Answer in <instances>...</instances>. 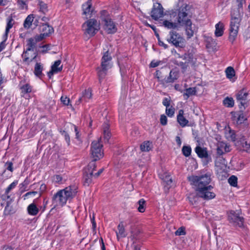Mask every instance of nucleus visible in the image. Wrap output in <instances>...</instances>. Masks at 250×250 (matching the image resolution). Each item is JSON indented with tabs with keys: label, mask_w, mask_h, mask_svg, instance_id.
Returning <instances> with one entry per match:
<instances>
[{
	"label": "nucleus",
	"mask_w": 250,
	"mask_h": 250,
	"mask_svg": "<svg viewBox=\"0 0 250 250\" xmlns=\"http://www.w3.org/2000/svg\"><path fill=\"white\" fill-rule=\"evenodd\" d=\"M211 177V173L207 172L198 175H192L188 177V180L196 192V195L191 194L188 197L192 204H195L199 198L206 200L215 198V194L211 191L213 187L210 185Z\"/></svg>",
	"instance_id": "nucleus-1"
},
{
	"label": "nucleus",
	"mask_w": 250,
	"mask_h": 250,
	"mask_svg": "<svg viewBox=\"0 0 250 250\" xmlns=\"http://www.w3.org/2000/svg\"><path fill=\"white\" fill-rule=\"evenodd\" d=\"M191 6L182 1H179L175 7L169 11V14L171 18L176 17V21L179 26H183L191 21V15L189 11Z\"/></svg>",
	"instance_id": "nucleus-2"
},
{
	"label": "nucleus",
	"mask_w": 250,
	"mask_h": 250,
	"mask_svg": "<svg viewBox=\"0 0 250 250\" xmlns=\"http://www.w3.org/2000/svg\"><path fill=\"white\" fill-rule=\"evenodd\" d=\"M77 187L75 185H70L63 189L59 190L52 197V204L54 207L64 206L67 201H71L77 193Z\"/></svg>",
	"instance_id": "nucleus-3"
},
{
	"label": "nucleus",
	"mask_w": 250,
	"mask_h": 250,
	"mask_svg": "<svg viewBox=\"0 0 250 250\" xmlns=\"http://www.w3.org/2000/svg\"><path fill=\"white\" fill-rule=\"evenodd\" d=\"M238 11L235 13L234 11L231 13V21L230 23L229 41L233 43L235 40L239 29L240 13L242 12L243 5L245 3V0H236Z\"/></svg>",
	"instance_id": "nucleus-4"
},
{
	"label": "nucleus",
	"mask_w": 250,
	"mask_h": 250,
	"mask_svg": "<svg viewBox=\"0 0 250 250\" xmlns=\"http://www.w3.org/2000/svg\"><path fill=\"white\" fill-rule=\"evenodd\" d=\"M112 57L107 50L104 53L102 58L101 67L97 68V73L100 81L105 76L107 70L111 67L110 63Z\"/></svg>",
	"instance_id": "nucleus-5"
},
{
	"label": "nucleus",
	"mask_w": 250,
	"mask_h": 250,
	"mask_svg": "<svg viewBox=\"0 0 250 250\" xmlns=\"http://www.w3.org/2000/svg\"><path fill=\"white\" fill-rule=\"evenodd\" d=\"M101 20L104 22V28L108 34H113L117 31L115 23L112 21L108 12L106 10L101 12Z\"/></svg>",
	"instance_id": "nucleus-6"
},
{
	"label": "nucleus",
	"mask_w": 250,
	"mask_h": 250,
	"mask_svg": "<svg viewBox=\"0 0 250 250\" xmlns=\"http://www.w3.org/2000/svg\"><path fill=\"white\" fill-rule=\"evenodd\" d=\"M101 138L97 140H94L91 144V154L94 162L103 158L104 156V150L103 149V144L102 143Z\"/></svg>",
	"instance_id": "nucleus-7"
},
{
	"label": "nucleus",
	"mask_w": 250,
	"mask_h": 250,
	"mask_svg": "<svg viewBox=\"0 0 250 250\" xmlns=\"http://www.w3.org/2000/svg\"><path fill=\"white\" fill-rule=\"evenodd\" d=\"M84 34L93 36L100 29V23L95 19L87 20L82 25Z\"/></svg>",
	"instance_id": "nucleus-8"
},
{
	"label": "nucleus",
	"mask_w": 250,
	"mask_h": 250,
	"mask_svg": "<svg viewBox=\"0 0 250 250\" xmlns=\"http://www.w3.org/2000/svg\"><path fill=\"white\" fill-rule=\"evenodd\" d=\"M167 40L169 43L172 44L176 47L182 48L184 46L185 39L175 31H170Z\"/></svg>",
	"instance_id": "nucleus-9"
},
{
	"label": "nucleus",
	"mask_w": 250,
	"mask_h": 250,
	"mask_svg": "<svg viewBox=\"0 0 250 250\" xmlns=\"http://www.w3.org/2000/svg\"><path fill=\"white\" fill-rule=\"evenodd\" d=\"M96 167V163L91 162L84 169L83 182L84 186H88L92 182V177Z\"/></svg>",
	"instance_id": "nucleus-10"
},
{
	"label": "nucleus",
	"mask_w": 250,
	"mask_h": 250,
	"mask_svg": "<svg viewBox=\"0 0 250 250\" xmlns=\"http://www.w3.org/2000/svg\"><path fill=\"white\" fill-rule=\"evenodd\" d=\"M164 8L159 3H154L151 11V16L155 20H157L164 16Z\"/></svg>",
	"instance_id": "nucleus-11"
},
{
	"label": "nucleus",
	"mask_w": 250,
	"mask_h": 250,
	"mask_svg": "<svg viewBox=\"0 0 250 250\" xmlns=\"http://www.w3.org/2000/svg\"><path fill=\"white\" fill-rule=\"evenodd\" d=\"M21 57L23 62L29 65L31 62L36 59L37 53L36 51H27L26 49L23 51Z\"/></svg>",
	"instance_id": "nucleus-12"
},
{
	"label": "nucleus",
	"mask_w": 250,
	"mask_h": 250,
	"mask_svg": "<svg viewBox=\"0 0 250 250\" xmlns=\"http://www.w3.org/2000/svg\"><path fill=\"white\" fill-rule=\"evenodd\" d=\"M183 26L185 27L186 34L188 39L193 37L194 34L198 31V27L195 24L192 23L191 21H190L188 23L187 22Z\"/></svg>",
	"instance_id": "nucleus-13"
},
{
	"label": "nucleus",
	"mask_w": 250,
	"mask_h": 250,
	"mask_svg": "<svg viewBox=\"0 0 250 250\" xmlns=\"http://www.w3.org/2000/svg\"><path fill=\"white\" fill-rule=\"evenodd\" d=\"M248 95V93L244 89L239 91L236 94V100L241 104L239 105L240 108H242V106L245 108V105L247 104Z\"/></svg>",
	"instance_id": "nucleus-14"
},
{
	"label": "nucleus",
	"mask_w": 250,
	"mask_h": 250,
	"mask_svg": "<svg viewBox=\"0 0 250 250\" xmlns=\"http://www.w3.org/2000/svg\"><path fill=\"white\" fill-rule=\"evenodd\" d=\"M225 135L228 140L232 142H235L237 140H240V141L242 140L243 141L245 140L244 136L239 135V134H236L234 131L231 130L229 127L228 128V130L226 129Z\"/></svg>",
	"instance_id": "nucleus-15"
},
{
	"label": "nucleus",
	"mask_w": 250,
	"mask_h": 250,
	"mask_svg": "<svg viewBox=\"0 0 250 250\" xmlns=\"http://www.w3.org/2000/svg\"><path fill=\"white\" fill-rule=\"evenodd\" d=\"M83 15H85L86 18H91V15L94 11V8L92 6L91 0H88L82 5Z\"/></svg>",
	"instance_id": "nucleus-16"
},
{
	"label": "nucleus",
	"mask_w": 250,
	"mask_h": 250,
	"mask_svg": "<svg viewBox=\"0 0 250 250\" xmlns=\"http://www.w3.org/2000/svg\"><path fill=\"white\" fill-rule=\"evenodd\" d=\"M179 77V72L175 69L170 70L169 76L162 80V83L163 84L170 83H174Z\"/></svg>",
	"instance_id": "nucleus-17"
},
{
	"label": "nucleus",
	"mask_w": 250,
	"mask_h": 250,
	"mask_svg": "<svg viewBox=\"0 0 250 250\" xmlns=\"http://www.w3.org/2000/svg\"><path fill=\"white\" fill-rule=\"evenodd\" d=\"M42 40V38L38 36H36L34 38L28 39L27 40V48L26 49L27 51H35V49L36 48L37 43Z\"/></svg>",
	"instance_id": "nucleus-18"
},
{
	"label": "nucleus",
	"mask_w": 250,
	"mask_h": 250,
	"mask_svg": "<svg viewBox=\"0 0 250 250\" xmlns=\"http://www.w3.org/2000/svg\"><path fill=\"white\" fill-rule=\"evenodd\" d=\"M230 146L225 142H220L217 145V154L221 156L225 153L230 151Z\"/></svg>",
	"instance_id": "nucleus-19"
},
{
	"label": "nucleus",
	"mask_w": 250,
	"mask_h": 250,
	"mask_svg": "<svg viewBox=\"0 0 250 250\" xmlns=\"http://www.w3.org/2000/svg\"><path fill=\"white\" fill-rule=\"evenodd\" d=\"M40 31L42 32V33L38 36L41 37L42 40L45 37L48 36L54 31L53 28L46 23H42L40 26Z\"/></svg>",
	"instance_id": "nucleus-20"
},
{
	"label": "nucleus",
	"mask_w": 250,
	"mask_h": 250,
	"mask_svg": "<svg viewBox=\"0 0 250 250\" xmlns=\"http://www.w3.org/2000/svg\"><path fill=\"white\" fill-rule=\"evenodd\" d=\"M184 115V110L183 109H180L177 116V121L182 127L188 126L189 123V121L186 118Z\"/></svg>",
	"instance_id": "nucleus-21"
},
{
	"label": "nucleus",
	"mask_w": 250,
	"mask_h": 250,
	"mask_svg": "<svg viewBox=\"0 0 250 250\" xmlns=\"http://www.w3.org/2000/svg\"><path fill=\"white\" fill-rule=\"evenodd\" d=\"M92 96V90L88 88L85 89L82 93V96L79 98V100L76 102L77 104H79L83 102H87L91 99Z\"/></svg>",
	"instance_id": "nucleus-22"
},
{
	"label": "nucleus",
	"mask_w": 250,
	"mask_h": 250,
	"mask_svg": "<svg viewBox=\"0 0 250 250\" xmlns=\"http://www.w3.org/2000/svg\"><path fill=\"white\" fill-rule=\"evenodd\" d=\"M43 65L41 62H37L34 66V74L38 78L42 79L44 74L42 73Z\"/></svg>",
	"instance_id": "nucleus-23"
},
{
	"label": "nucleus",
	"mask_w": 250,
	"mask_h": 250,
	"mask_svg": "<svg viewBox=\"0 0 250 250\" xmlns=\"http://www.w3.org/2000/svg\"><path fill=\"white\" fill-rule=\"evenodd\" d=\"M61 61L58 60L56 61L54 64L51 66V70L48 73V75L49 78L51 77V76L54 73H58L62 70V65H61Z\"/></svg>",
	"instance_id": "nucleus-24"
},
{
	"label": "nucleus",
	"mask_w": 250,
	"mask_h": 250,
	"mask_svg": "<svg viewBox=\"0 0 250 250\" xmlns=\"http://www.w3.org/2000/svg\"><path fill=\"white\" fill-rule=\"evenodd\" d=\"M195 151L200 158H207L208 157V155L207 148L197 146L195 149Z\"/></svg>",
	"instance_id": "nucleus-25"
},
{
	"label": "nucleus",
	"mask_w": 250,
	"mask_h": 250,
	"mask_svg": "<svg viewBox=\"0 0 250 250\" xmlns=\"http://www.w3.org/2000/svg\"><path fill=\"white\" fill-rule=\"evenodd\" d=\"M7 25L5 29V32L4 34L5 39H7L8 34L10 29L13 27L14 24V21L11 17H9L7 19Z\"/></svg>",
	"instance_id": "nucleus-26"
},
{
	"label": "nucleus",
	"mask_w": 250,
	"mask_h": 250,
	"mask_svg": "<svg viewBox=\"0 0 250 250\" xmlns=\"http://www.w3.org/2000/svg\"><path fill=\"white\" fill-rule=\"evenodd\" d=\"M103 129L104 139L108 141L111 137V133L109 131V125L107 123L103 124Z\"/></svg>",
	"instance_id": "nucleus-27"
},
{
	"label": "nucleus",
	"mask_w": 250,
	"mask_h": 250,
	"mask_svg": "<svg viewBox=\"0 0 250 250\" xmlns=\"http://www.w3.org/2000/svg\"><path fill=\"white\" fill-rule=\"evenodd\" d=\"M163 26L169 29H175L178 28L179 26L177 22H173L168 20H165L163 22Z\"/></svg>",
	"instance_id": "nucleus-28"
},
{
	"label": "nucleus",
	"mask_w": 250,
	"mask_h": 250,
	"mask_svg": "<svg viewBox=\"0 0 250 250\" xmlns=\"http://www.w3.org/2000/svg\"><path fill=\"white\" fill-rule=\"evenodd\" d=\"M224 33V24L221 22H219L215 25V35L216 37H221Z\"/></svg>",
	"instance_id": "nucleus-29"
},
{
	"label": "nucleus",
	"mask_w": 250,
	"mask_h": 250,
	"mask_svg": "<svg viewBox=\"0 0 250 250\" xmlns=\"http://www.w3.org/2000/svg\"><path fill=\"white\" fill-rule=\"evenodd\" d=\"M27 211L30 215L34 216L38 213L39 210L35 204L32 203L28 206Z\"/></svg>",
	"instance_id": "nucleus-30"
},
{
	"label": "nucleus",
	"mask_w": 250,
	"mask_h": 250,
	"mask_svg": "<svg viewBox=\"0 0 250 250\" xmlns=\"http://www.w3.org/2000/svg\"><path fill=\"white\" fill-rule=\"evenodd\" d=\"M11 203L9 201H7L6 203V205L5 207L4 210V214L5 215H9L12 214H13L15 211L13 208V207L10 205Z\"/></svg>",
	"instance_id": "nucleus-31"
},
{
	"label": "nucleus",
	"mask_w": 250,
	"mask_h": 250,
	"mask_svg": "<svg viewBox=\"0 0 250 250\" xmlns=\"http://www.w3.org/2000/svg\"><path fill=\"white\" fill-rule=\"evenodd\" d=\"M34 18V15L31 14V15H28L26 17V18L25 19V20L24 21V23H23L24 27L26 28H29L32 25V23L33 21Z\"/></svg>",
	"instance_id": "nucleus-32"
},
{
	"label": "nucleus",
	"mask_w": 250,
	"mask_h": 250,
	"mask_svg": "<svg viewBox=\"0 0 250 250\" xmlns=\"http://www.w3.org/2000/svg\"><path fill=\"white\" fill-rule=\"evenodd\" d=\"M227 78L231 79L235 76V73L234 69L232 67L229 66L227 67L225 71Z\"/></svg>",
	"instance_id": "nucleus-33"
},
{
	"label": "nucleus",
	"mask_w": 250,
	"mask_h": 250,
	"mask_svg": "<svg viewBox=\"0 0 250 250\" xmlns=\"http://www.w3.org/2000/svg\"><path fill=\"white\" fill-rule=\"evenodd\" d=\"M151 143L149 141H145L140 145V149L142 151H148L151 149Z\"/></svg>",
	"instance_id": "nucleus-34"
},
{
	"label": "nucleus",
	"mask_w": 250,
	"mask_h": 250,
	"mask_svg": "<svg viewBox=\"0 0 250 250\" xmlns=\"http://www.w3.org/2000/svg\"><path fill=\"white\" fill-rule=\"evenodd\" d=\"M224 104L228 107H231L234 105V101L232 98H226L223 101Z\"/></svg>",
	"instance_id": "nucleus-35"
},
{
	"label": "nucleus",
	"mask_w": 250,
	"mask_h": 250,
	"mask_svg": "<svg viewBox=\"0 0 250 250\" xmlns=\"http://www.w3.org/2000/svg\"><path fill=\"white\" fill-rule=\"evenodd\" d=\"M145 203L146 201L144 199H141L138 202V204L139 205L138 210L139 212H144L145 211Z\"/></svg>",
	"instance_id": "nucleus-36"
},
{
	"label": "nucleus",
	"mask_w": 250,
	"mask_h": 250,
	"mask_svg": "<svg viewBox=\"0 0 250 250\" xmlns=\"http://www.w3.org/2000/svg\"><path fill=\"white\" fill-rule=\"evenodd\" d=\"M228 182L230 186L236 187L237 186V177L235 175H231L229 178Z\"/></svg>",
	"instance_id": "nucleus-37"
},
{
	"label": "nucleus",
	"mask_w": 250,
	"mask_h": 250,
	"mask_svg": "<svg viewBox=\"0 0 250 250\" xmlns=\"http://www.w3.org/2000/svg\"><path fill=\"white\" fill-rule=\"evenodd\" d=\"M174 113L175 108L173 106L170 105L166 107V113L168 117H173L174 116Z\"/></svg>",
	"instance_id": "nucleus-38"
},
{
	"label": "nucleus",
	"mask_w": 250,
	"mask_h": 250,
	"mask_svg": "<svg viewBox=\"0 0 250 250\" xmlns=\"http://www.w3.org/2000/svg\"><path fill=\"white\" fill-rule=\"evenodd\" d=\"M233 221L240 227L243 225L244 218L238 216H234Z\"/></svg>",
	"instance_id": "nucleus-39"
},
{
	"label": "nucleus",
	"mask_w": 250,
	"mask_h": 250,
	"mask_svg": "<svg viewBox=\"0 0 250 250\" xmlns=\"http://www.w3.org/2000/svg\"><path fill=\"white\" fill-rule=\"evenodd\" d=\"M21 92L25 93H28L31 92L32 87L28 83H26L21 87Z\"/></svg>",
	"instance_id": "nucleus-40"
},
{
	"label": "nucleus",
	"mask_w": 250,
	"mask_h": 250,
	"mask_svg": "<svg viewBox=\"0 0 250 250\" xmlns=\"http://www.w3.org/2000/svg\"><path fill=\"white\" fill-rule=\"evenodd\" d=\"M40 11L45 14L48 11L47 4L43 1L39 2Z\"/></svg>",
	"instance_id": "nucleus-41"
},
{
	"label": "nucleus",
	"mask_w": 250,
	"mask_h": 250,
	"mask_svg": "<svg viewBox=\"0 0 250 250\" xmlns=\"http://www.w3.org/2000/svg\"><path fill=\"white\" fill-rule=\"evenodd\" d=\"M191 152V147L189 146H184L182 148V152L184 156L188 157L190 155Z\"/></svg>",
	"instance_id": "nucleus-42"
},
{
	"label": "nucleus",
	"mask_w": 250,
	"mask_h": 250,
	"mask_svg": "<svg viewBox=\"0 0 250 250\" xmlns=\"http://www.w3.org/2000/svg\"><path fill=\"white\" fill-rule=\"evenodd\" d=\"M196 90L194 87H190L186 89V92L184 94V96H187V98L190 96L195 95Z\"/></svg>",
	"instance_id": "nucleus-43"
},
{
	"label": "nucleus",
	"mask_w": 250,
	"mask_h": 250,
	"mask_svg": "<svg viewBox=\"0 0 250 250\" xmlns=\"http://www.w3.org/2000/svg\"><path fill=\"white\" fill-rule=\"evenodd\" d=\"M246 120V118L244 116L243 113H240L238 115L237 117L236 123L237 124H242L245 120Z\"/></svg>",
	"instance_id": "nucleus-44"
},
{
	"label": "nucleus",
	"mask_w": 250,
	"mask_h": 250,
	"mask_svg": "<svg viewBox=\"0 0 250 250\" xmlns=\"http://www.w3.org/2000/svg\"><path fill=\"white\" fill-rule=\"evenodd\" d=\"M182 58L183 60L187 62V63H189L192 61L193 59V55L191 54H185L184 55L182 56Z\"/></svg>",
	"instance_id": "nucleus-45"
},
{
	"label": "nucleus",
	"mask_w": 250,
	"mask_h": 250,
	"mask_svg": "<svg viewBox=\"0 0 250 250\" xmlns=\"http://www.w3.org/2000/svg\"><path fill=\"white\" fill-rule=\"evenodd\" d=\"M18 4L21 9H27V4L25 0H18Z\"/></svg>",
	"instance_id": "nucleus-46"
},
{
	"label": "nucleus",
	"mask_w": 250,
	"mask_h": 250,
	"mask_svg": "<svg viewBox=\"0 0 250 250\" xmlns=\"http://www.w3.org/2000/svg\"><path fill=\"white\" fill-rule=\"evenodd\" d=\"M60 132H61L62 135L64 137L65 140L67 145H69L70 142V137H69V135H68V134L65 130L61 131Z\"/></svg>",
	"instance_id": "nucleus-47"
},
{
	"label": "nucleus",
	"mask_w": 250,
	"mask_h": 250,
	"mask_svg": "<svg viewBox=\"0 0 250 250\" xmlns=\"http://www.w3.org/2000/svg\"><path fill=\"white\" fill-rule=\"evenodd\" d=\"M53 180L56 183L62 184V183L63 178L60 175H55L53 177Z\"/></svg>",
	"instance_id": "nucleus-48"
},
{
	"label": "nucleus",
	"mask_w": 250,
	"mask_h": 250,
	"mask_svg": "<svg viewBox=\"0 0 250 250\" xmlns=\"http://www.w3.org/2000/svg\"><path fill=\"white\" fill-rule=\"evenodd\" d=\"M18 184L17 181H14L6 189L5 191L6 193H9V192L14 188L16 187Z\"/></svg>",
	"instance_id": "nucleus-49"
},
{
	"label": "nucleus",
	"mask_w": 250,
	"mask_h": 250,
	"mask_svg": "<svg viewBox=\"0 0 250 250\" xmlns=\"http://www.w3.org/2000/svg\"><path fill=\"white\" fill-rule=\"evenodd\" d=\"M1 199L3 201H6V202L7 201H9L10 203L12 201V199L10 197V195H9V193H6V191H5L4 194L1 196Z\"/></svg>",
	"instance_id": "nucleus-50"
},
{
	"label": "nucleus",
	"mask_w": 250,
	"mask_h": 250,
	"mask_svg": "<svg viewBox=\"0 0 250 250\" xmlns=\"http://www.w3.org/2000/svg\"><path fill=\"white\" fill-rule=\"evenodd\" d=\"M163 182L167 185H170L172 182V178L169 175H166L165 177L163 178Z\"/></svg>",
	"instance_id": "nucleus-51"
},
{
	"label": "nucleus",
	"mask_w": 250,
	"mask_h": 250,
	"mask_svg": "<svg viewBox=\"0 0 250 250\" xmlns=\"http://www.w3.org/2000/svg\"><path fill=\"white\" fill-rule=\"evenodd\" d=\"M160 123L163 125H166L167 124V116L164 115H161L160 117Z\"/></svg>",
	"instance_id": "nucleus-52"
},
{
	"label": "nucleus",
	"mask_w": 250,
	"mask_h": 250,
	"mask_svg": "<svg viewBox=\"0 0 250 250\" xmlns=\"http://www.w3.org/2000/svg\"><path fill=\"white\" fill-rule=\"evenodd\" d=\"M171 99L170 98H164L163 100L162 104L166 107L170 105Z\"/></svg>",
	"instance_id": "nucleus-53"
},
{
	"label": "nucleus",
	"mask_w": 250,
	"mask_h": 250,
	"mask_svg": "<svg viewBox=\"0 0 250 250\" xmlns=\"http://www.w3.org/2000/svg\"><path fill=\"white\" fill-rule=\"evenodd\" d=\"M61 102L65 105H68L70 102L69 98H67L66 96H62L61 98Z\"/></svg>",
	"instance_id": "nucleus-54"
},
{
	"label": "nucleus",
	"mask_w": 250,
	"mask_h": 250,
	"mask_svg": "<svg viewBox=\"0 0 250 250\" xmlns=\"http://www.w3.org/2000/svg\"><path fill=\"white\" fill-rule=\"evenodd\" d=\"M118 229L120 234H123L125 232L124 226L122 222H120L118 225Z\"/></svg>",
	"instance_id": "nucleus-55"
},
{
	"label": "nucleus",
	"mask_w": 250,
	"mask_h": 250,
	"mask_svg": "<svg viewBox=\"0 0 250 250\" xmlns=\"http://www.w3.org/2000/svg\"><path fill=\"white\" fill-rule=\"evenodd\" d=\"M185 227H181L175 231V234H185Z\"/></svg>",
	"instance_id": "nucleus-56"
},
{
	"label": "nucleus",
	"mask_w": 250,
	"mask_h": 250,
	"mask_svg": "<svg viewBox=\"0 0 250 250\" xmlns=\"http://www.w3.org/2000/svg\"><path fill=\"white\" fill-rule=\"evenodd\" d=\"M5 168L11 172H13V163L11 162H7L5 164Z\"/></svg>",
	"instance_id": "nucleus-57"
},
{
	"label": "nucleus",
	"mask_w": 250,
	"mask_h": 250,
	"mask_svg": "<svg viewBox=\"0 0 250 250\" xmlns=\"http://www.w3.org/2000/svg\"><path fill=\"white\" fill-rule=\"evenodd\" d=\"M38 193L37 191H29L25 193L23 196V197L24 198V200H25L26 198H28L29 196H35Z\"/></svg>",
	"instance_id": "nucleus-58"
},
{
	"label": "nucleus",
	"mask_w": 250,
	"mask_h": 250,
	"mask_svg": "<svg viewBox=\"0 0 250 250\" xmlns=\"http://www.w3.org/2000/svg\"><path fill=\"white\" fill-rule=\"evenodd\" d=\"M3 41L0 43V52H1L5 47V42L7 39H5L4 38V35L2 37Z\"/></svg>",
	"instance_id": "nucleus-59"
},
{
	"label": "nucleus",
	"mask_w": 250,
	"mask_h": 250,
	"mask_svg": "<svg viewBox=\"0 0 250 250\" xmlns=\"http://www.w3.org/2000/svg\"><path fill=\"white\" fill-rule=\"evenodd\" d=\"M91 223H92V229H93V233L95 234L97 233V232L95 231V229L96 227V222L95 221L94 217L93 216L92 218L91 219Z\"/></svg>",
	"instance_id": "nucleus-60"
},
{
	"label": "nucleus",
	"mask_w": 250,
	"mask_h": 250,
	"mask_svg": "<svg viewBox=\"0 0 250 250\" xmlns=\"http://www.w3.org/2000/svg\"><path fill=\"white\" fill-rule=\"evenodd\" d=\"M242 147L244 150L246 151H248L250 149V144L247 143V142L245 141L244 143H242Z\"/></svg>",
	"instance_id": "nucleus-61"
},
{
	"label": "nucleus",
	"mask_w": 250,
	"mask_h": 250,
	"mask_svg": "<svg viewBox=\"0 0 250 250\" xmlns=\"http://www.w3.org/2000/svg\"><path fill=\"white\" fill-rule=\"evenodd\" d=\"M155 77L158 79V81H161V78H162V72L160 70H157L155 73Z\"/></svg>",
	"instance_id": "nucleus-62"
},
{
	"label": "nucleus",
	"mask_w": 250,
	"mask_h": 250,
	"mask_svg": "<svg viewBox=\"0 0 250 250\" xmlns=\"http://www.w3.org/2000/svg\"><path fill=\"white\" fill-rule=\"evenodd\" d=\"M160 61H152L150 63V67H155L159 65Z\"/></svg>",
	"instance_id": "nucleus-63"
},
{
	"label": "nucleus",
	"mask_w": 250,
	"mask_h": 250,
	"mask_svg": "<svg viewBox=\"0 0 250 250\" xmlns=\"http://www.w3.org/2000/svg\"><path fill=\"white\" fill-rule=\"evenodd\" d=\"M46 185L44 184H42L41 185L40 189V192L39 194V196H41L42 194L46 190Z\"/></svg>",
	"instance_id": "nucleus-64"
}]
</instances>
